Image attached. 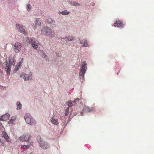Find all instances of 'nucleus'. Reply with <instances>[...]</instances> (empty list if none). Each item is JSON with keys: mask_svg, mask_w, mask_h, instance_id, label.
I'll use <instances>...</instances> for the list:
<instances>
[{"mask_svg": "<svg viewBox=\"0 0 154 154\" xmlns=\"http://www.w3.org/2000/svg\"><path fill=\"white\" fill-rule=\"evenodd\" d=\"M24 119L26 122L30 125H35L36 123L35 121L29 114H26L24 116Z\"/></svg>", "mask_w": 154, "mask_h": 154, "instance_id": "nucleus-2", "label": "nucleus"}, {"mask_svg": "<svg viewBox=\"0 0 154 154\" xmlns=\"http://www.w3.org/2000/svg\"><path fill=\"white\" fill-rule=\"evenodd\" d=\"M60 13L63 15H66L69 14V12L67 11L66 10L62 11Z\"/></svg>", "mask_w": 154, "mask_h": 154, "instance_id": "nucleus-24", "label": "nucleus"}, {"mask_svg": "<svg viewBox=\"0 0 154 154\" xmlns=\"http://www.w3.org/2000/svg\"><path fill=\"white\" fill-rule=\"evenodd\" d=\"M37 141L38 142H40L42 141H41L42 139H41V137L40 136H37Z\"/></svg>", "mask_w": 154, "mask_h": 154, "instance_id": "nucleus-32", "label": "nucleus"}, {"mask_svg": "<svg viewBox=\"0 0 154 154\" xmlns=\"http://www.w3.org/2000/svg\"><path fill=\"white\" fill-rule=\"evenodd\" d=\"M26 41L30 44L32 45V47L34 49H36L38 47V45L37 44L35 39V38H27Z\"/></svg>", "mask_w": 154, "mask_h": 154, "instance_id": "nucleus-3", "label": "nucleus"}, {"mask_svg": "<svg viewBox=\"0 0 154 154\" xmlns=\"http://www.w3.org/2000/svg\"><path fill=\"white\" fill-rule=\"evenodd\" d=\"M80 44H83V45H82V47H88V45L87 43V42L86 40H85L84 41H83V40H82L80 43Z\"/></svg>", "mask_w": 154, "mask_h": 154, "instance_id": "nucleus-18", "label": "nucleus"}, {"mask_svg": "<svg viewBox=\"0 0 154 154\" xmlns=\"http://www.w3.org/2000/svg\"><path fill=\"white\" fill-rule=\"evenodd\" d=\"M39 51H40L41 53L42 54V57H45L46 55H45V53H44V51L42 50H40Z\"/></svg>", "mask_w": 154, "mask_h": 154, "instance_id": "nucleus-31", "label": "nucleus"}, {"mask_svg": "<svg viewBox=\"0 0 154 154\" xmlns=\"http://www.w3.org/2000/svg\"><path fill=\"white\" fill-rule=\"evenodd\" d=\"M30 137L25 135H23L21 136L20 138V140L22 141H28L30 139Z\"/></svg>", "mask_w": 154, "mask_h": 154, "instance_id": "nucleus-12", "label": "nucleus"}, {"mask_svg": "<svg viewBox=\"0 0 154 154\" xmlns=\"http://www.w3.org/2000/svg\"><path fill=\"white\" fill-rule=\"evenodd\" d=\"M20 68V67H19L18 66H17V65H16V66H15V71H17L19 69V68Z\"/></svg>", "mask_w": 154, "mask_h": 154, "instance_id": "nucleus-33", "label": "nucleus"}, {"mask_svg": "<svg viewBox=\"0 0 154 154\" xmlns=\"http://www.w3.org/2000/svg\"><path fill=\"white\" fill-rule=\"evenodd\" d=\"M23 59L22 58L21 59L20 61L18 63V64H17V66H18L19 67H20L21 64L23 62Z\"/></svg>", "mask_w": 154, "mask_h": 154, "instance_id": "nucleus-28", "label": "nucleus"}, {"mask_svg": "<svg viewBox=\"0 0 154 154\" xmlns=\"http://www.w3.org/2000/svg\"><path fill=\"white\" fill-rule=\"evenodd\" d=\"M32 76V74L30 72L29 74L27 75L26 73H22L20 75L21 77L25 81L31 79Z\"/></svg>", "mask_w": 154, "mask_h": 154, "instance_id": "nucleus-7", "label": "nucleus"}, {"mask_svg": "<svg viewBox=\"0 0 154 154\" xmlns=\"http://www.w3.org/2000/svg\"><path fill=\"white\" fill-rule=\"evenodd\" d=\"M29 145H22L21 148H23L24 149H27V148H29Z\"/></svg>", "mask_w": 154, "mask_h": 154, "instance_id": "nucleus-29", "label": "nucleus"}, {"mask_svg": "<svg viewBox=\"0 0 154 154\" xmlns=\"http://www.w3.org/2000/svg\"><path fill=\"white\" fill-rule=\"evenodd\" d=\"M83 64L82 65L81 69L79 70V78L82 81L84 79V75L85 73L87 68V64L85 61H84Z\"/></svg>", "mask_w": 154, "mask_h": 154, "instance_id": "nucleus-1", "label": "nucleus"}, {"mask_svg": "<svg viewBox=\"0 0 154 154\" xmlns=\"http://www.w3.org/2000/svg\"><path fill=\"white\" fill-rule=\"evenodd\" d=\"M74 37L72 36H69L68 37H65L64 38L67 39L69 41H72L74 39Z\"/></svg>", "mask_w": 154, "mask_h": 154, "instance_id": "nucleus-23", "label": "nucleus"}, {"mask_svg": "<svg viewBox=\"0 0 154 154\" xmlns=\"http://www.w3.org/2000/svg\"><path fill=\"white\" fill-rule=\"evenodd\" d=\"M83 110L86 112H88L91 111L92 109L88 106H84L83 109Z\"/></svg>", "mask_w": 154, "mask_h": 154, "instance_id": "nucleus-16", "label": "nucleus"}, {"mask_svg": "<svg viewBox=\"0 0 154 154\" xmlns=\"http://www.w3.org/2000/svg\"><path fill=\"white\" fill-rule=\"evenodd\" d=\"M39 144L40 146L43 149H47L49 147V145L48 144L42 140L39 142Z\"/></svg>", "mask_w": 154, "mask_h": 154, "instance_id": "nucleus-9", "label": "nucleus"}, {"mask_svg": "<svg viewBox=\"0 0 154 154\" xmlns=\"http://www.w3.org/2000/svg\"><path fill=\"white\" fill-rule=\"evenodd\" d=\"M2 136L4 137L7 142H9V138L7 134L5 132H2Z\"/></svg>", "mask_w": 154, "mask_h": 154, "instance_id": "nucleus-15", "label": "nucleus"}, {"mask_svg": "<svg viewBox=\"0 0 154 154\" xmlns=\"http://www.w3.org/2000/svg\"><path fill=\"white\" fill-rule=\"evenodd\" d=\"M48 35L51 38H53L55 36V33L54 31H52L51 29L49 33L48 34Z\"/></svg>", "mask_w": 154, "mask_h": 154, "instance_id": "nucleus-19", "label": "nucleus"}, {"mask_svg": "<svg viewBox=\"0 0 154 154\" xmlns=\"http://www.w3.org/2000/svg\"><path fill=\"white\" fill-rule=\"evenodd\" d=\"M11 65L8 63L6 64L5 69H6V71L8 74H10L11 69Z\"/></svg>", "mask_w": 154, "mask_h": 154, "instance_id": "nucleus-13", "label": "nucleus"}, {"mask_svg": "<svg viewBox=\"0 0 154 154\" xmlns=\"http://www.w3.org/2000/svg\"><path fill=\"white\" fill-rule=\"evenodd\" d=\"M51 122L54 125H57L58 124V120L57 119H54V116L51 119Z\"/></svg>", "mask_w": 154, "mask_h": 154, "instance_id": "nucleus-14", "label": "nucleus"}, {"mask_svg": "<svg viewBox=\"0 0 154 154\" xmlns=\"http://www.w3.org/2000/svg\"><path fill=\"white\" fill-rule=\"evenodd\" d=\"M21 47L22 45L21 43L18 42H16L14 45V51L16 53L19 52Z\"/></svg>", "mask_w": 154, "mask_h": 154, "instance_id": "nucleus-6", "label": "nucleus"}, {"mask_svg": "<svg viewBox=\"0 0 154 154\" xmlns=\"http://www.w3.org/2000/svg\"><path fill=\"white\" fill-rule=\"evenodd\" d=\"M114 26L115 27L117 26L119 27H123V24L122 21L117 20L115 23H114Z\"/></svg>", "mask_w": 154, "mask_h": 154, "instance_id": "nucleus-10", "label": "nucleus"}, {"mask_svg": "<svg viewBox=\"0 0 154 154\" xmlns=\"http://www.w3.org/2000/svg\"><path fill=\"white\" fill-rule=\"evenodd\" d=\"M82 113H83V112H82L81 113V115L82 116L83 115L82 114Z\"/></svg>", "mask_w": 154, "mask_h": 154, "instance_id": "nucleus-35", "label": "nucleus"}, {"mask_svg": "<svg viewBox=\"0 0 154 154\" xmlns=\"http://www.w3.org/2000/svg\"><path fill=\"white\" fill-rule=\"evenodd\" d=\"M54 22V21L51 18H48L45 21V23L49 24L53 23Z\"/></svg>", "mask_w": 154, "mask_h": 154, "instance_id": "nucleus-20", "label": "nucleus"}, {"mask_svg": "<svg viewBox=\"0 0 154 154\" xmlns=\"http://www.w3.org/2000/svg\"><path fill=\"white\" fill-rule=\"evenodd\" d=\"M41 24V20L40 19H37L35 21V26H39Z\"/></svg>", "mask_w": 154, "mask_h": 154, "instance_id": "nucleus-17", "label": "nucleus"}, {"mask_svg": "<svg viewBox=\"0 0 154 154\" xmlns=\"http://www.w3.org/2000/svg\"><path fill=\"white\" fill-rule=\"evenodd\" d=\"M9 63H8L9 64H10L11 66V65H13L14 66L15 64V62L14 61V59H9Z\"/></svg>", "mask_w": 154, "mask_h": 154, "instance_id": "nucleus-21", "label": "nucleus"}, {"mask_svg": "<svg viewBox=\"0 0 154 154\" xmlns=\"http://www.w3.org/2000/svg\"><path fill=\"white\" fill-rule=\"evenodd\" d=\"M31 8V6L29 4H28L26 7L27 10L28 11H29L30 10Z\"/></svg>", "mask_w": 154, "mask_h": 154, "instance_id": "nucleus-30", "label": "nucleus"}, {"mask_svg": "<svg viewBox=\"0 0 154 154\" xmlns=\"http://www.w3.org/2000/svg\"><path fill=\"white\" fill-rule=\"evenodd\" d=\"M69 106L68 107V108H67L65 110V115L66 116L69 113Z\"/></svg>", "mask_w": 154, "mask_h": 154, "instance_id": "nucleus-27", "label": "nucleus"}, {"mask_svg": "<svg viewBox=\"0 0 154 154\" xmlns=\"http://www.w3.org/2000/svg\"><path fill=\"white\" fill-rule=\"evenodd\" d=\"M16 26L19 32L24 34H27V32L25 30V27L24 26L19 24H16Z\"/></svg>", "mask_w": 154, "mask_h": 154, "instance_id": "nucleus-4", "label": "nucleus"}, {"mask_svg": "<svg viewBox=\"0 0 154 154\" xmlns=\"http://www.w3.org/2000/svg\"><path fill=\"white\" fill-rule=\"evenodd\" d=\"M51 30V28L47 26L43 27L42 29L41 30V33L46 35H48L50 31Z\"/></svg>", "mask_w": 154, "mask_h": 154, "instance_id": "nucleus-5", "label": "nucleus"}, {"mask_svg": "<svg viewBox=\"0 0 154 154\" xmlns=\"http://www.w3.org/2000/svg\"><path fill=\"white\" fill-rule=\"evenodd\" d=\"M17 109H20L21 108L22 105L20 102L18 101L17 102Z\"/></svg>", "mask_w": 154, "mask_h": 154, "instance_id": "nucleus-22", "label": "nucleus"}, {"mask_svg": "<svg viewBox=\"0 0 154 154\" xmlns=\"http://www.w3.org/2000/svg\"><path fill=\"white\" fill-rule=\"evenodd\" d=\"M10 115L8 113H6L3 115L1 117L0 120L2 121H4L8 120L10 117Z\"/></svg>", "mask_w": 154, "mask_h": 154, "instance_id": "nucleus-11", "label": "nucleus"}, {"mask_svg": "<svg viewBox=\"0 0 154 154\" xmlns=\"http://www.w3.org/2000/svg\"><path fill=\"white\" fill-rule=\"evenodd\" d=\"M5 145V143L3 142H2L1 141V142L0 143V145L3 146Z\"/></svg>", "mask_w": 154, "mask_h": 154, "instance_id": "nucleus-34", "label": "nucleus"}, {"mask_svg": "<svg viewBox=\"0 0 154 154\" xmlns=\"http://www.w3.org/2000/svg\"><path fill=\"white\" fill-rule=\"evenodd\" d=\"M71 4L72 5L75 6H80L81 5V4L80 3L75 2H73L71 3Z\"/></svg>", "mask_w": 154, "mask_h": 154, "instance_id": "nucleus-25", "label": "nucleus"}, {"mask_svg": "<svg viewBox=\"0 0 154 154\" xmlns=\"http://www.w3.org/2000/svg\"><path fill=\"white\" fill-rule=\"evenodd\" d=\"M16 119V116H13L11 117V119L10 120V122L12 123Z\"/></svg>", "mask_w": 154, "mask_h": 154, "instance_id": "nucleus-26", "label": "nucleus"}, {"mask_svg": "<svg viewBox=\"0 0 154 154\" xmlns=\"http://www.w3.org/2000/svg\"><path fill=\"white\" fill-rule=\"evenodd\" d=\"M80 100L79 99L77 98L75 99L74 101H68L66 102V104L69 106V107H71L72 106H74L77 104V102H79Z\"/></svg>", "mask_w": 154, "mask_h": 154, "instance_id": "nucleus-8", "label": "nucleus"}]
</instances>
